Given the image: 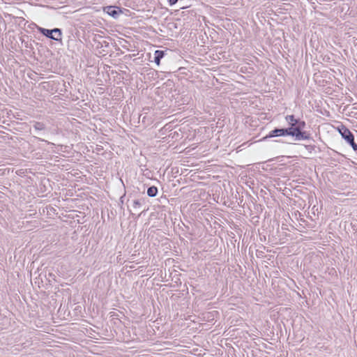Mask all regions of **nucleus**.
<instances>
[{
	"label": "nucleus",
	"instance_id": "obj_4",
	"mask_svg": "<svg viewBox=\"0 0 357 357\" xmlns=\"http://www.w3.org/2000/svg\"><path fill=\"white\" fill-rule=\"evenodd\" d=\"M118 7L114 6H107L104 8V10L110 16L116 18L119 15L121 10H118Z\"/></svg>",
	"mask_w": 357,
	"mask_h": 357
},
{
	"label": "nucleus",
	"instance_id": "obj_3",
	"mask_svg": "<svg viewBox=\"0 0 357 357\" xmlns=\"http://www.w3.org/2000/svg\"><path fill=\"white\" fill-rule=\"evenodd\" d=\"M290 135V130L289 128H275L271 130L268 135L263 138L264 140L271 138L273 137H279V136H286Z\"/></svg>",
	"mask_w": 357,
	"mask_h": 357
},
{
	"label": "nucleus",
	"instance_id": "obj_12",
	"mask_svg": "<svg viewBox=\"0 0 357 357\" xmlns=\"http://www.w3.org/2000/svg\"><path fill=\"white\" fill-rule=\"evenodd\" d=\"M177 1H178V0H168V2L169 3V5H171V6L175 4Z\"/></svg>",
	"mask_w": 357,
	"mask_h": 357
},
{
	"label": "nucleus",
	"instance_id": "obj_5",
	"mask_svg": "<svg viewBox=\"0 0 357 357\" xmlns=\"http://www.w3.org/2000/svg\"><path fill=\"white\" fill-rule=\"evenodd\" d=\"M305 122L303 121L298 120L295 127H289L290 130V135L294 132H301L305 128Z\"/></svg>",
	"mask_w": 357,
	"mask_h": 357
},
{
	"label": "nucleus",
	"instance_id": "obj_2",
	"mask_svg": "<svg viewBox=\"0 0 357 357\" xmlns=\"http://www.w3.org/2000/svg\"><path fill=\"white\" fill-rule=\"evenodd\" d=\"M38 30L40 33L52 40L56 41L61 40V31L60 29L54 28L50 30L45 28H39Z\"/></svg>",
	"mask_w": 357,
	"mask_h": 357
},
{
	"label": "nucleus",
	"instance_id": "obj_8",
	"mask_svg": "<svg viewBox=\"0 0 357 357\" xmlns=\"http://www.w3.org/2000/svg\"><path fill=\"white\" fill-rule=\"evenodd\" d=\"M33 127L35 130L37 131H42L44 130L46 128V125L43 122L39 121H33Z\"/></svg>",
	"mask_w": 357,
	"mask_h": 357
},
{
	"label": "nucleus",
	"instance_id": "obj_7",
	"mask_svg": "<svg viewBox=\"0 0 357 357\" xmlns=\"http://www.w3.org/2000/svg\"><path fill=\"white\" fill-rule=\"evenodd\" d=\"M165 52L162 50H155L154 53V61L155 63L159 66L160 63L161 59L164 57Z\"/></svg>",
	"mask_w": 357,
	"mask_h": 357
},
{
	"label": "nucleus",
	"instance_id": "obj_14",
	"mask_svg": "<svg viewBox=\"0 0 357 357\" xmlns=\"http://www.w3.org/2000/svg\"><path fill=\"white\" fill-rule=\"evenodd\" d=\"M297 294H298V295L300 297H301V296H302V295L299 293V291H297Z\"/></svg>",
	"mask_w": 357,
	"mask_h": 357
},
{
	"label": "nucleus",
	"instance_id": "obj_6",
	"mask_svg": "<svg viewBox=\"0 0 357 357\" xmlns=\"http://www.w3.org/2000/svg\"><path fill=\"white\" fill-rule=\"evenodd\" d=\"M290 136L295 137L296 139L300 140V139H310V134H308L306 132H294L293 134H291Z\"/></svg>",
	"mask_w": 357,
	"mask_h": 357
},
{
	"label": "nucleus",
	"instance_id": "obj_13",
	"mask_svg": "<svg viewBox=\"0 0 357 357\" xmlns=\"http://www.w3.org/2000/svg\"><path fill=\"white\" fill-rule=\"evenodd\" d=\"M39 140H40V141H42V142H47V144H50V142H47V141H45V140H44V139H40V138H39Z\"/></svg>",
	"mask_w": 357,
	"mask_h": 357
},
{
	"label": "nucleus",
	"instance_id": "obj_10",
	"mask_svg": "<svg viewBox=\"0 0 357 357\" xmlns=\"http://www.w3.org/2000/svg\"><path fill=\"white\" fill-rule=\"evenodd\" d=\"M158 193V188L155 186H151L147 190V195L151 197H154Z\"/></svg>",
	"mask_w": 357,
	"mask_h": 357
},
{
	"label": "nucleus",
	"instance_id": "obj_9",
	"mask_svg": "<svg viewBox=\"0 0 357 357\" xmlns=\"http://www.w3.org/2000/svg\"><path fill=\"white\" fill-rule=\"evenodd\" d=\"M286 121L288 122L289 127H295L298 119L294 117V115H287L285 117Z\"/></svg>",
	"mask_w": 357,
	"mask_h": 357
},
{
	"label": "nucleus",
	"instance_id": "obj_1",
	"mask_svg": "<svg viewBox=\"0 0 357 357\" xmlns=\"http://www.w3.org/2000/svg\"><path fill=\"white\" fill-rule=\"evenodd\" d=\"M338 130L342 138L349 144L354 151H357V144L354 142V136L352 132L344 126L342 125Z\"/></svg>",
	"mask_w": 357,
	"mask_h": 357
},
{
	"label": "nucleus",
	"instance_id": "obj_11",
	"mask_svg": "<svg viewBox=\"0 0 357 357\" xmlns=\"http://www.w3.org/2000/svg\"><path fill=\"white\" fill-rule=\"evenodd\" d=\"M141 202L139 200H134L132 203V210L135 212H138V208L141 206Z\"/></svg>",
	"mask_w": 357,
	"mask_h": 357
}]
</instances>
